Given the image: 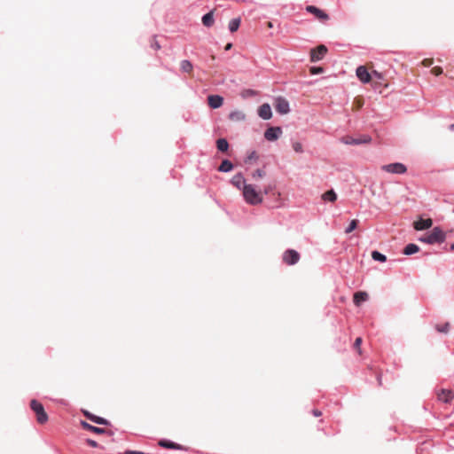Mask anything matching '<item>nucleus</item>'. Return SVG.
<instances>
[{"mask_svg":"<svg viewBox=\"0 0 454 454\" xmlns=\"http://www.w3.org/2000/svg\"><path fill=\"white\" fill-rule=\"evenodd\" d=\"M105 434H106L109 436H114V431H113V430H106Z\"/></svg>","mask_w":454,"mask_h":454,"instance_id":"79ce46f5","label":"nucleus"},{"mask_svg":"<svg viewBox=\"0 0 454 454\" xmlns=\"http://www.w3.org/2000/svg\"><path fill=\"white\" fill-rule=\"evenodd\" d=\"M124 454H145V453L143 451H138V450H127L124 451Z\"/></svg>","mask_w":454,"mask_h":454,"instance_id":"58836bf2","label":"nucleus"},{"mask_svg":"<svg viewBox=\"0 0 454 454\" xmlns=\"http://www.w3.org/2000/svg\"><path fill=\"white\" fill-rule=\"evenodd\" d=\"M240 22H241L240 18H234V19L231 20L229 22V25H228L229 30L231 33L236 32L240 26Z\"/></svg>","mask_w":454,"mask_h":454,"instance_id":"bb28decb","label":"nucleus"},{"mask_svg":"<svg viewBox=\"0 0 454 454\" xmlns=\"http://www.w3.org/2000/svg\"><path fill=\"white\" fill-rule=\"evenodd\" d=\"M432 219H423L420 217L418 221L414 222V229L417 231H424L429 229L432 226Z\"/></svg>","mask_w":454,"mask_h":454,"instance_id":"f3484780","label":"nucleus"},{"mask_svg":"<svg viewBox=\"0 0 454 454\" xmlns=\"http://www.w3.org/2000/svg\"><path fill=\"white\" fill-rule=\"evenodd\" d=\"M356 76L363 83H368L371 81V75L364 66H359L356 71Z\"/></svg>","mask_w":454,"mask_h":454,"instance_id":"f8f14e48","label":"nucleus"},{"mask_svg":"<svg viewBox=\"0 0 454 454\" xmlns=\"http://www.w3.org/2000/svg\"><path fill=\"white\" fill-rule=\"evenodd\" d=\"M257 159L256 152L252 151L249 155H247L246 161H249L252 160Z\"/></svg>","mask_w":454,"mask_h":454,"instance_id":"c9c22d12","label":"nucleus"},{"mask_svg":"<svg viewBox=\"0 0 454 454\" xmlns=\"http://www.w3.org/2000/svg\"><path fill=\"white\" fill-rule=\"evenodd\" d=\"M243 199L246 203L256 206L262 202L263 197L260 191H256L253 184H247L242 191Z\"/></svg>","mask_w":454,"mask_h":454,"instance_id":"f257e3e1","label":"nucleus"},{"mask_svg":"<svg viewBox=\"0 0 454 454\" xmlns=\"http://www.w3.org/2000/svg\"><path fill=\"white\" fill-rule=\"evenodd\" d=\"M258 115L263 120H270L272 117L271 107L268 103H264L258 108Z\"/></svg>","mask_w":454,"mask_h":454,"instance_id":"2eb2a0df","label":"nucleus"},{"mask_svg":"<svg viewBox=\"0 0 454 454\" xmlns=\"http://www.w3.org/2000/svg\"><path fill=\"white\" fill-rule=\"evenodd\" d=\"M159 445L165 449H171V450H184V447L178 443H176L168 439H161L159 442Z\"/></svg>","mask_w":454,"mask_h":454,"instance_id":"6ab92c4d","label":"nucleus"},{"mask_svg":"<svg viewBox=\"0 0 454 454\" xmlns=\"http://www.w3.org/2000/svg\"><path fill=\"white\" fill-rule=\"evenodd\" d=\"M30 408L35 413L36 420L39 424H44L48 421V415L40 402L35 399L31 400Z\"/></svg>","mask_w":454,"mask_h":454,"instance_id":"7ed1b4c3","label":"nucleus"},{"mask_svg":"<svg viewBox=\"0 0 454 454\" xmlns=\"http://www.w3.org/2000/svg\"><path fill=\"white\" fill-rule=\"evenodd\" d=\"M362 343V339L360 337L356 338L355 342H354V347L355 348H359L360 345Z\"/></svg>","mask_w":454,"mask_h":454,"instance_id":"ea45409f","label":"nucleus"},{"mask_svg":"<svg viewBox=\"0 0 454 454\" xmlns=\"http://www.w3.org/2000/svg\"><path fill=\"white\" fill-rule=\"evenodd\" d=\"M372 258L374 261L380 262H385L387 261V256L377 250H374L372 252Z\"/></svg>","mask_w":454,"mask_h":454,"instance_id":"c85d7f7f","label":"nucleus"},{"mask_svg":"<svg viewBox=\"0 0 454 454\" xmlns=\"http://www.w3.org/2000/svg\"><path fill=\"white\" fill-rule=\"evenodd\" d=\"M233 168H234L233 163L231 160L225 159V160H222L217 170L219 172L228 173V172L231 171L233 169Z\"/></svg>","mask_w":454,"mask_h":454,"instance_id":"412c9836","label":"nucleus"},{"mask_svg":"<svg viewBox=\"0 0 454 454\" xmlns=\"http://www.w3.org/2000/svg\"><path fill=\"white\" fill-rule=\"evenodd\" d=\"M231 47H232V43H227V44H226V46H225V48H224V49H225V51H229V50H231Z\"/></svg>","mask_w":454,"mask_h":454,"instance_id":"37998d69","label":"nucleus"},{"mask_svg":"<svg viewBox=\"0 0 454 454\" xmlns=\"http://www.w3.org/2000/svg\"><path fill=\"white\" fill-rule=\"evenodd\" d=\"M434 70H435V74H439L442 72L441 68L434 67Z\"/></svg>","mask_w":454,"mask_h":454,"instance_id":"49530a36","label":"nucleus"},{"mask_svg":"<svg viewBox=\"0 0 454 454\" xmlns=\"http://www.w3.org/2000/svg\"><path fill=\"white\" fill-rule=\"evenodd\" d=\"M293 149L296 153H302L303 152V146L300 142H294L293 144Z\"/></svg>","mask_w":454,"mask_h":454,"instance_id":"473e14b6","label":"nucleus"},{"mask_svg":"<svg viewBox=\"0 0 454 454\" xmlns=\"http://www.w3.org/2000/svg\"><path fill=\"white\" fill-rule=\"evenodd\" d=\"M86 443L92 447V448H98V443L95 441V440H92V439H86Z\"/></svg>","mask_w":454,"mask_h":454,"instance_id":"f704fd0d","label":"nucleus"},{"mask_svg":"<svg viewBox=\"0 0 454 454\" xmlns=\"http://www.w3.org/2000/svg\"><path fill=\"white\" fill-rule=\"evenodd\" d=\"M453 212H454V209H453Z\"/></svg>","mask_w":454,"mask_h":454,"instance_id":"8fccbe9b","label":"nucleus"},{"mask_svg":"<svg viewBox=\"0 0 454 454\" xmlns=\"http://www.w3.org/2000/svg\"><path fill=\"white\" fill-rule=\"evenodd\" d=\"M282 135L281 127H270L264 132V137L268 141H276Z\"/></svg>","mask_w":454,"mask_h":454,"instance_id":"6e6552de","label":"nucleus"},{"mask_svg":"<svg viewBox=\"0 0 454 454\" xmlns=\"http://www.w3.org/2000/svg\"><path fill=\"white\" fill-rule=\"evenodd\" d=\"M357 227V220H352L348 226L346 228L345 232L347 234L352 232Z\"/></svg>","mask_w":454,"mask_h":454,"instance_id":"c756f323","label":"nucleus"},{"mask_svg":"<svg viewBox=\"0 0 454 454\" xmlns=\"http://www.w3.org/2000/svg\"><path fill=\"white\" fill-rule=\"evenodd\" d=\"M256 95V91L254 90H251V89H248L247 90H245L242 94L243 98H246V97H253V96H255Z\"/></svg>","mask_w":454,"mask_h":454,"instance_id":"72a5a7b5","label":"nucleus"},{"mask_svg":"<svg viewBox=\"0 0 454 454\" xmlns=\"http://www.w3.org/2000/svg\"><path fill=\"white\" fill-rule=\"evenodd\" d=\"M216 147L217 150L222 153L227 152L229 149V143L225 138H219L216 140Z\"/></svg>","mask_w":454,"mask_h":454,"instance_id":"a878e982","label":"nucleus"},{"mask_svg":"<svg viewBox=\"0 0 454 454\" xmlns=\"http://www.w3.org/2000/svg\"><path fill=\"white\" fill-rule=\"evenodd\" d=\"M180 68L181 70L184 72V73H191L193 67H192V64L190 60L188 59H184L181 61L180 63Z\"/></svg>","mask_w":454,"mask_h":454,"instance_id":"cd10ccee","label":"nucleus"},{"mask_svg":"<svg viewBox=\"0 0 454 454\" xmlns=\"http://www.w3.org/2000/svg\"><path fill=\"white\" fill-rule=\"evenodd\" d=\"M312 413L315 417H319L322 414V412L318 410H313Z\"/></svg>","mask_w":454,"mask_h":454,"instance_id":"a19ab883","label":"nucleus"},{"mask_svg":"<svg viewBox=\"0 0 454 454\" xmlns=\"http://www.w3.org/2000/svg\"><path fill=\"white\" fill-rule=\"evenodd\" d=\"M354 303L359 306L362 302L368 300V294L365 292H357L354 294Z\"/></svg>","mask_w":454,"mask_h":454,"instance_id":"b1692460","label":"nucleus"},{"mask_svg":"<svg viewBox=\"0 0 454 454\" xmlns=\"http://www.w3.org/2000/svg\"><path fill=\"white\" fill-rule=\"evenodd\" d=\"M454 398V394L450 389H441L437 392V399L442 403H449Z\"/></svg>","mask_w":454,"mask_h":454,"instance_id":"ddd939ff","label":"nucleus"},{"mask_svg":"<svg viewBox=\"0 0 454 454\" xmlns=\"http://www.w3.org/2000/svg\"><path fill=\"white\" fill-rule=\"evenodd\" d=\"M81 426L83 429H86L88 431H90L94 434H103L106 433V429L105 428H102V427H95V426H92L90 425V423L84 421V420H82L81 421Z\"/></svg>","mask_w":454,"mask_h":454,"instance_id":"a211bd4d","label":"nucleus"},{"mask_svg":"<svg viewBox=\"0 0 454 454\" xmlns=\"http://www.w3.org/2000/svg\"><path fill=\"white\" fill-rule=\"evenodd\" d=\"M151 47L153 48L155 51H158L160 49V45L158 43V41H156L155 38H154L153 42L151 43Z\"/></svg>","mask_w":454,"mask_h":454,"instance_id":"4c0bfd02","label":"nucleus"},{"mask_svg":"<svg viewBox=\"0 0 454 454\" xmlns=\"http://www.w3.org/2000/svg\"><path fill=\"white\" fill-rule=\"evenodd\" d=\"M381 168H382V170H384L387 173L398 174V175L404 174L407 171L406 166L400 162H395V163L383 165L381 167Z\"/></svg>","mask_w":454,"mask_h":454,"instance_id":"39448f33","label":"nucleus"},{"mask_svg":"<svg viewBox=\"0 0 454 454\" xmlns=\"http://www.w3.org/2000/svg\"><path fill=\"white\" fill-rule=\"evenodd\" d=\"M327 52V48L325 45H319L315 49L311 50V61L317 62L321 60Z\"/></svg>","mask_w":454,"mask_h":454,"instance_id":"1a4fd4ad","label":"nucleus"},{"mask_svg":"<svg viewBox=\"0 0 454 454\" xmlns=\"http://www.w3.org/2000/svg\"><path fill=\"white\" fill-rule=\"evenodd\" d=\"M445 233L440 227L436 226L433 228L432 231L429 234H427L426 236L419 238V240L432 245L435 243L442 244L445 241Z\"/></svg>","mask_w":454,"mask_h":454,"instance_id":"f03ea898","label":"nucleus"},{"mask_svg":"<svg viewBox=\"0 0 454 454\" xmlns=\"http://www.w3.org/2000/svg\"><path fill=\"white\" fill-rule=\"evenodd\" d=\"M202 24L206 27H211L215 23L214 11H210L202 16Z\"/></svg>","mask_w":454,"mask_h":454,"instance_id":"aec40b11","label":"nucleus"},{"mask_svg":"<svg viewBox=\"0 0 454 454\" xmlns=\"http://www.w3.org/2000/svg\"><path fill=\"white\" fill-rule=\"evenodd\" d=\"M231 184L238 190L243 191L244 187L247 184L246 179L241 172L234 175L231 179Z\"/></svg>","mask_w":454,"mask_h":454,"instance_id":"9b49d317","label":"nucleus"},{"mask_svg":"<svg viewBox=\"0 0 454 454\" xmlns=\"http://www.w3.org/2000/svg\"><path fill=\"white\" fill-rule=\"evenodd\" d=\"M434 70H435V74H439L442 72L441 68L434 67Z\"/></svg>","mask_w":454,"mask_h":454,"instance_id":"a18cd8bd","label":"nucleus"},{"mask_svg":"<svg viewBox=\"0 0 454 454\" xmlns=\"http://www.w3.org/2000/svg\"><path fill=\"white\" fill-rule=\"evenodd\" d=\"M246 118L245 114L242 111L235 110L229 114V119L234 121H241Z\"/></svg>","mask_w":454,"mask_h":454,"instance_id":"5701e85b","label":"nucleus"},{"mask_svg":"<svg viewBox=\"0 0 454 454\" xmlns=\"http://www.w3.org/2000/svg\"><path fill=\"white\" fill-rule=\"evenodd\" d=\"M449 329H450V324L449 323H445L442 325H436V330L439 333H447L449 332Z\"/></svg>","mask_w":454,"mask_h":454,"instance_id":"7c9ffc66","label":"nucleus"},{"mask_svg":"<svg viewBox=\"0 0 454 454\" xmlns=\"http://www.w3.org/2000/svg\"><path fill=\"white\" fill-rule=\"evenodd\" d=\"M82 412H83V415L88 419H90V421H92L95 424L103 425V426H111V422L103 417L94 415L88 411H82Z\"/></svg>","mask_w":454,"mask_h":454,"instance_id":"9d476101","label":"nucleus"},{"mask_svg":"<svg viewBox=\"0 0 454 454\" xmlns=\"http://www.w3.org/2000/svg\"><path fill=\"white\" fill-rule=\"evenodd\" d=\"M274 107L280 114H286L290 112V105L286 98L278 96L274 100Z\"/></svg>","mask_w":454,"mask_h":454,"instance_id":"20e7f679","label":"nucleus"},{"mask_svg":"<svg viewBox=\"0 0 454 454\" xmlns=\"http://www.w3.org/2000/svg\"><path fill=\"white\" fill-rule=\"evenodd\" d=\"M208 106L213 109H217L223 106V98L220 95H209L207 97Z\"/></svg>","mask_w":454,"mask_h":454,"instance_id":"dca6fc26","label":"nucleus"},{"mask_svg":"<svg viewBox=\"0 0 454 454\" xmlns=\"http://www.w3.org/2000/svg\"><path fill=\"white\" fill-rule=\"evenodd\" d=\"M419 251V247L414 243H410L403 248V254L405 255H412Z\"/></svg>","mask_w":454,"mask_h":454,"instance_id":"4be33fe9","label":"nucleus"},{"mask_svg":"<svg viewBox=\"0 0 454 454\" xmlns=\"http://www.w3.org/2000/svg\"><path fill=\"white\" fill-rule=\"evenodd\" d=\"M273 189V186L271 184H269L263 188L262 194L268 195Z\"/></svg>","mask_w":454,"mask_h":454,"instance_id":"e433bc0d","label":"nucleus"},{"mask_svg":"<svg viewBox=\"0 0 454 454\" xmlns=\"http://www.w3.org/2000/svg\"><path fill=\"white\" fill-rule=\"evenodd\" d=\"M300 254L294 249H287L284 252L282 259L287 265H294L300 260Z\"/></svg>","mask_w":454,"mask_h":454,"instance_id":"423d86ee","label":"nucleus"},{"mask_svg":"<svg viewBox=\"0 0 454 454\" xmlns=\"http://www.w3.org/2000/svg\"><path fill=\"white\" fill-rule=\"evenodd\" d=\"M306 11L309 13L314 14L317 19L321 20H326L329 19V16L327 13H325L324 11L320 10L317 6L314 5H308L306 7Z\"/></svg>","mask_w":454,"mask_h":454,"instance_id":"4468645a","label":"nucleus"},{"mask_svg":"<svg viewBox=\"0 0 454 454\" xmlns=\"http://www.w3.org/2000/svg\"><path fill=\"white\" fill-rule=\"evenodd\" d=\"M377 380L379 382V385H381V376L380 374L377 375Z\"/></svg>","mask_w":454,"mask_h":454,"instance_id":"c03bdc74","label":"nucleus"},{"mask_svg":"<svg viewBox=\"0 0 454 454\" xmlns=\"http://www.w3.org/2000/svg\"><path fill=\"white\" fill-rule=\"evenodd\" d=\"M450 250H451V251H453V250H454V243H453V244H451V246H450Z\"/></svg>","mask_w":454,"mask_h":454,"instance_id":"09e8293b","label":"nucleus"},{"mask_svg":"<svg viewBox=\"0 0 454 454\" xmlns=\"http://www.w3.org/2000/svg\"><path fill=\"white\" fill-rule=\"evenodd\" d=\"M322 200L325 201L334 202L337 200V194L333 189H331L322 195Z\"/></svg>","mask_w":454,"mask_h":454,"instance_id":"393cba45","label":"nucleus"},{"mask_svg":"<svg viewBox=\"0 0 454 454\" xmlns=\"http://www.w3.org/2000/svg\"><path fill=\"white\" fill-rule=\"evenodd\" d=\"M265 176V171L261 169V168H258L256 169L254 173H253V178L256 179V178H262Z\"/></svg>","mask_w":454,"mask_h":454,"instance_id":"2f4dec72","label":"nucleus"},{"mask_svg":"<svg viewBox=\"0 0 454 454\" xmlns=\"http://www.w3.org/2000/svg\"><path fill=\"white\" fill-rule=\"evenodd\" d=\"M450 129L451 131H454V123H452V124H450Z\"/></svg>","mask_w":454,"mask_h":454,"instance_id":"de8ad7c7","label":"nucleus"},{"mask_svg":"<svg viewBox=\"0 0 454 454\" xmlns=\"http://www.w3.org/2000/svg\"><path fill=\"white\" fill-rule=\"evenodd\" d=\"M372 141V137L369 135H362L357 138L352 137H347L342 138V142L346 145H358L364 144H369Z\"/></svg>","mask_w":454,"mask_h":454,"instance_id":"0eeeda50","label":"nucleus"}]
</instances>
